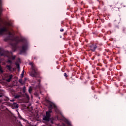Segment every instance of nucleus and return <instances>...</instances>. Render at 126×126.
I'll use <instances>...</instances> for the list:
<instances>
[{"label": "nucleus", "mask_w": 126, "mask_h": 126, "mask_svg": "<svg viewBox=\"0 0 126 126\" xmlns=\"http://www.w3.org/2000/svg\"><path fill=\"white\" fill-rule=\"evenodd\" d=\"M19 42L23 43L21 49L20 50L19 54L22 55V54H25L28 49L29 45L28 41L25 38H21L20 40H17L16 43L12 44L11 45L13 47V49H14V52L16 51L17 45H18V43H19Z\"/></svg>", "instance_id": "obj_1"}, {"label": "nucleus", "mask_w": 126, "mask_h": 126, "mask_svg": "<svg viewBox=\"0 0 126 126\" xmlns=\"http://www.w3.org/2000/svg\"><path fill=\"white\" fill-rule=\"evenodd\" d=\"M48 108L49 110L48 111H46V115L43 116V121H45V122H50L51 124L53 125V124H54V122L53 120H51V113H52V110L54 108L56 113H59V109H58L57 105L52 102L49 103Z\"/></svg>", "instance_id": "obj_2"}, {"label": "nucleus", "mask_w": 126, "mask_h": 126, "mask_svg": "<svg viewBox=\"0 0 126 126\" xmlns=\"http://www.w3.org/2000/svg\"><path fill=\"white\" fill-rule=\"evenodd\" d=\"M30 65H31L32 71L29 72L30 76L32 77H35L37 78L38 75H39V72L38 71V69L33 65V63H30Z\"/></svg>", "instance_id": "obj_3"}, {"label": "nucleus", "mask_w": 126, "mask_h": 126, "mask_svg": "<svg viewBox=\"0 0 126 126\" xmlns=\"http://www.w3.org/2000/svg\"><path fill=\"white\" fill-rule=\"evenodd\" d=\"M3 10L2 0H0V26L1 25L0 22L2 21L1 18H0V15L1 14V12H2ZM4 32H7V28L4 27L0 29V35H3V33H4Z\"/></svg>", "instance_id": "obj_4"}, {"label": "nucleus", "mask_w": 126, "mask_h": 126, "mask_svg": "<svg viewBox=\"0 0 126 126\" xmlns=\"http://www.w3.org/2000/svg\"><path fill=\"white\" fill-rule=\"evenodd\" d=\"M89 48L92 52H94L97 49V43L90 44Z\"/></svg>", "instance_id": "obj_5"}, {"label": "nucleus", "mask_w": 126, "mask_h": 126, "mask_svg": "<svg viewBox=\"0 0 126 126\" xmlns=\"http://www.w3.org/2000/svg\"><path fill=\"white\" fill-rule=\"evenodd\" d=\"M6 57H7V58H8V60H7V63H12V61H11V60H10V56L9 55H6Z\"/></svg>", "instance_id": "obj_6"}, {"label": "nucleus", "mask_w": 126, "mask_h": 126, "mask_svg": "<svg viewBox=\"0 0 126 126\" xmlns=\"http://www.w3.org/2000/svg\"><path fill=\"white\" fill-rule=\"evenodd\" d=\"M12 106L13 108H18V104H17V103L16 102H14L12 104Z\"/></svg>", "instance_id": "obj_7"}, {"label": "nucleus", "mask_w": 126, "mask_h": 126, "mask_svg": "<svg viewBox=\"0 0 126 126\" xmlns=\"http://www.w3.org/2000/svg\"><path fill=\"white\" fill-rule=\"evenodd\" d=\"M11 79H12V75H10L9 76V78L7 80V82H10V81H11Z\"/></svg>", "instance_id": "obj_8"}, {"label": "nucleus", "mask_w": 126, "mask_h": 126, "mask_svg": "<svg viewBox=\"0 0 126 126\" xmlns=\"http://www.w3.org/2000/svg\"><path fill=\"white\" fill-rule=\"evenodd\" d=\"M122 32H123V33L125 34V35H126V28H125V27L122 28Z\"/></svg>", "instance_id": "obj_9"}, {"label": "nucleus", "mask_w": 126, "mask_h": 126, "mask_svg": "<svg viewBox=\"0 0 126 126\" xmlns=\"http://www.w3.org/2000/svg\"><path fill=\"white\" fill-rule=\"evenodd\" d=\"M3 100L4 101H5L6 102H7L8 101H9V98H8V97H4L3 98Z\"/></svg>", "instance_id": "obj_10"}, {"label": "nucleus", "mask_w": 126, "mask_h": 126, "mask_svg": "<svg viewBox=\"0 0 126 126\" xmlns=\"http://www.w3.org/2000/svg\"><path fill=\"white\" fill-rule=\"evenodd\" d=\"M3 96V91L0 90V98Z\"/></svg>", "instance_id": "obj_11"}, {"label": "nucleus", "mask_w": 126, "mask_h": 126, "mask_svg": "<svg viewBox=\"0 0 126 126\" xmlns=\"http://www.w3.org/2000/svg\"><path fill=\"white\" fill-rule=\"evenodd\" d=\"M65 122L66 123V124H67V125H68V126H71V124H70V122L68 120H66Z\"/></svg>", "instance_id": "obj_12"}, {"label": "nucleus", "mask_w": 126, "mask_h": 126, "mask_svg": "<svg viewBox=\"0 0 126 126\" xmlns=\"http://www.w3.org/2000/svg\"><path fill=\"white\" fill-rule=\"evenodd\" d=\"M10 58L11 60L12 59L13 61H14V60H15V58H16V56H13L12 55L11 56H10Z\"/></svg>", "instance_id": "obj_13"}, {"label": "nucleus", "mask_w": 126, "mask_h": 126, "mask_svg": "<svg viewBox=\"0 0 126 126\" xmlns=\"http://www.w3.org/2000/svg\"><path fill=\"white\" fill-rule=\"evenodd\" d=\"M6 67L7 68V69H8V70H11V66L9 65H6Z\"/></svg>", "instance_id": "obj_14"}, {"label": "nucleus", "mask_w": 126, "mask_h": 126, "mask_svg": "<svg viewBox=\"0 0 126 126\" xmlns=\"http://www.w3.org/2000/svg\"><path fill=\"white\" fill-rule=\"evenodd\" d=\"M9 40H10V38H9V37H7L6 38H5L4 39V40L5 41V42H7V41H9Z\"/></svg>", "instance_id": "obj_15"}, {"label": "nucleus", "mask_w": 126, "mask_h": 126, "mask_svg": "<svg viewBox=\"0 0 126 126\" xmlns=\"http://www.w3.org/2000/svg\"><path fill=\"white\" fill-rule=\"evenodd\" d=\"M32 88L31 87H30L29 89V92L30 94H31V92H32Z\"/></svg>", "instance_id": "obj_16"}, {"label": "nucleus", "mask_w": 126, "mask_h": 126, "mask_svg": "<svg viewBox=\"0 0 126 126\" xmlns=\"http://www.w3.org/2000/svg\"><path fill=\"white\" fill-rule=\"evenodd\" d=\"M15 65H16L17 68H19V67H20V66L19 65V64L18 63H16Z\"/></svg>", "instance_id": "obj_17"}, {"label": "nucleus", "mask_w": 126, "mask_h": 126, "mask_svg": "<svg viewBox=\"0 0 126 126\" xmlns=\"http://www.w3.org/2000/svg\"><path fill=\"white\" fill-rule=\"evenodd\" d=\"M25 91H26V87H24V88H23V92H24V93H25Z\"/></svg>", "instance_id": "obj_18"}, {"label": "nucleus", "mask_w": 126, "mask_h": 126, "mask_svg": "<svg viewBox=\"0 0 126 126\" xmlns=\"http://www.w3.org/2000/svg\"><path fill=\"white\" fill-rule=\"evenodd\" d=\"M0 72H3V71L2 70V69L1 68V66L0 65Z\"/></svg>", "instance_id": "obj_19"}, {"label": "nucleus", "mask_w": 126, "mask_h": 126, "mask_svg": "<svg viewBox=\"0 0 126 126\" xmlns=\"http://www.w3.org/2000/svg\"><path fill=\"white\" fill-rule=\"evenodd\" d=\"M18 117L19 118V119H20L21 120V119H22V117H21V115H20V114H19V113H18Z\"/></svg>", "instance_id": "obj_20"}, {"label": "nucleus", "mask_w": 126, "mask_h": 126, "mask_svg": "<svg viewBox=\"0 0 126 126\" xmlns=\"http://www.w3.org/2000/svg\"><path fill=\"white\" fill-rule=\"evenodd\" d=\"M64 76L66 78L67 77V74H66V73H64Z\"/></svg>", "instance_id": "obj_21"}, {"label": "nucleus", "mask_w": 126, "mask_h": 126, "mask_svg": "<svg viewBox=\"0 0 126 126\" xmlns=\"http://www.w3.org/2000/svg\"><path fill=\"white\" fill-rule=\"evenodd\" d=\"M19 82L20 83H22V79H19Z\"/></svg>", "instance_id": "obj_22"}, {"label": "nucleus", "mask_w": 126, "mask_h": 126, "mask_svg": "<svg viewBox=\"0 0 126 126\" xmlns=\"http://www.w3.org/2000/svg\"><path fill=\"white\" fill-rule=\"evenodd\" d=\"M37 81L39 82L38 85H40V82H41V80L40 79H38L37 80Z\"/></svg>", "instance_id": "obj_23"}, {"label": "nucleus", "mask_w": 126, "mask_h": 126, "mask_svg": "<svg viewBox=\"0 0 126 126\" xmlns=\"http://www.w3.org/2000/svg\"><path fill=\"white\" fill-rule=\"evenodd\" d=\"M21 78H23V76H24V74H21Z\"/></svg>", "instance_id": "obj_24"}, {"label": "nucleus", "mask_w": 126, "mask_h": 126, "mask_svg": "<svg viewBox=\"0 0 126 126\" xmlns=\"http://www.w3.org/2000/svg\"><path fill=\"white\" fill-rule=\"evenodd\" d=\"M63 31H64V30H63V29L60 30L61 32H63Z\"/></svg>", "instance_id": "obj_25"}, {"label": "nucleus", "mask_w": 126, "mask_h": 126, "mask_svg": "<svg viewBox=\"0 0 126 126\" xmlns=\"http://www.w3.org/2000/svg\"><path fill=\"white\" fill-rule=\"evenodd\" d=\"M63 35L64 36H66L67 35V33H66V32H65L63 33Z\"/></svg>", "instance_id": "obj_26"}, {"label": "nucleus", "mask_w": 126, "mask_h": 126, "mask_svg": "<svg viewBox=\"0 0 126 126\" xmlns=\"http://www.w3.org/2000/svg\"><path fill=\"white\" fill-rule=\"evenodd\" d=\"M118 3H119L118 1H117V3H115V5H117V6H118Z\"/></svg>", "instance_id": "obj_27"}, {"label": "nucleus", "mask_w": 126, "mask_h": 126, "mask_svg": "<svg viewBox=\"0 0 126 126\" xmlns=\"http://www.w3.org/2000/svg\"><path fill=\"white\" fill-rule=\"evenodd\" d=\"M116 28H117V29H119V26H115Z\"/></svg>", "instance_id": "obj_28"}, {"label": "nucleus", "mask_w": 126, "mask_h": 126, "mask_svg": "<svg viewBox=\"0 0 126 126\" xmlns=\"http://www.w3.org/2000/svg\"><path fill=\"white\" fill-rule=\"evenodd\" d=\"M22 74H24V70H23V71H22Z\"/></svg>", "instance_id": "obj_29"}, {"label": "nucleus", "mask_w": 126, "mask_h": 126, "mask_svg": "<svg viewBox=\"0 0 126 126\" xmlns=\"http://www.w3.org/2000/svg\"><path fill=\"white\" fill-rule=\"evenodd\" d=\"M14 101V99L10 100V102H13Z\"/></svg>", "instance_id": "obj_30"}, {"label": "nucleus", "mask_w": 126, "mask_h": 126, "mask_svg": "<svg viewBox=\"0 0 126 126\" xmlns=\"http://www.w3.org/2000/svg\"><path fill=\"white\" fill-rule=\"evenodd\" d=\"M1 56H4V53H2V54H1Z\"/></svg>", "instance_id": "obj_31"}, {"label": "nucleus", "mask_w": 126, "mask_h": 126, "mask_svg": "<svg viewBox=\"0 0 126 126\" xmlns=\"http://www.w3.org/2000/svg\"><path fill=\"white\" fill-rule=\"evenodd\" d=\"M9 36H10V35H11V32H9Z\"/></svg>", "instance_id": "obj_32"}, {"label": "nucleus", "mask_w": 126, "mask_h": 126, "mask_svg": "<svg viewBox=\"0 0 126 126\" xmlns=\"http://www.w3.org/2000/svg\"><path fill=\"white\" fill-rule=\"evenodd\" d=\"M36 59H37V57H34V60H36Z\"/></svg>", "instance_id": "obj_33"}, {"label": "nucleus", "mask_w": 126, "mask_h": 126, "mask_svg": "<svg viewBox=\"0 0 126 126\" xmlns=\"http://www.w3.org/2000/svg\"><path fill=\"white\" fill-rule=\"evenodd\" d=\"M96 69L98 70L99 69V67H96Z\"/></svg>", "instance_id": "obj_34"}, {"label": "nucleus", "mask_w": 126, "mask_h": 126, "mask_svg": "<svg viewBox=\"0 0 126 126\" xmlns=\"http://www.w3.org/2000/svg\"><path fill=\"white\" fill-rule=\"evenodd\" d=\"M118 8H121V7H118Z\"/></svg>", "instance_id": "obj_35"}, {"label": "nucleus", "mask_w": 126, "mask_h": 126, "mask_svg": "<svg viewBox=\"0 0 126 126\" xmlns=\"http://www.w3.org/2000/svg\"><path fill=\"white\" fill-rule=\"evenodd\" d=\"M123 7L124 6L125 7H126V6H123Z\"/></svg>", "instance_id": "obj_36"}, {"label": "nucleus", "mask_w": 126, "mask_h": 126, "mask_svg": "<svg viewBox=\"0 0 126 126\" xmlns=\"http://www.w3.org/2000/svg\"><path fill=\"white\" fill-rule=\"evenodd\" d=\"M16 97L17 98L18 97L17 96H16Z\"/></svg>", "instance_id": "obj_37"}]
</instances>
